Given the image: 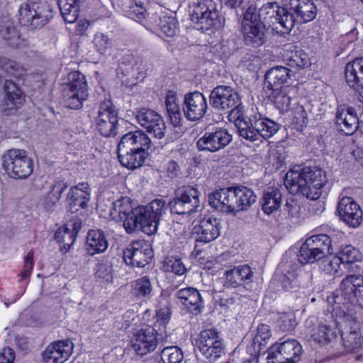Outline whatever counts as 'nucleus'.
Wrapping results in <instances>:
<instances>
[{"instance_id":"obj_55","label":"nucleus","mask_w":363,"mask_h":363,"mask_svg":"<svg viewBox=\"0 0 363 363\" xmlns=\"http://www.w3.org/2000/svg\"><path fill=\"white\" fill-rule=\"evenodd\" d=\"M147 11L141 1L134 0L130 4L128 15L133 20L142 23L145 18Z\"/></svg>"},{"instance_id":"obj_63","label":"nucleus","mask_w":363,"mask_h":363,"mask_svg":"<svg viewBox=\"0 0 363 363\" xmlns=\"http://www.w3.org/2000/svg\"><path fill=\"white\" fill-rule=\"evenodd\" d=\"M228 207L225 208V212L226 213H236L238 212L237 208V203L235 197L234 188L231 187L228 189V191L227 194V199H226V206Z\"/></svg>"},{"instance_id":"obj_29","label":"nucleus","mask_w":363,"mask_h":363,"mask_svg":"<svg viewBox=\"0 0 363 363\" xmlns=\"http://www.w3.org/2000/svg\"><path fill=\"white\" fill-rule=\"evenodd\" d=\"M4 89L5 96L2 104L3 111L6 115H9L23 105L24 98L21 89L11 79L5 80Z\"/></svg>"},{"instance_id":"obj_23","label":"nucleus","mask_w":363,"mask_h":363,"mask_svg":"<svg viewBox=\"0 0 363 363\" xmlns=\"http://www.w3.org/2000/svg\"><path fill=\"white\" fill-rule=\"evenodd\" d=\"M73 347L74 344L69 340L53 342L42 353L44 363H64L72 353Z\"/></svg>"},{"instance_id":"obj_3","label":"nucleus","mask_w":363,"mask_h":363,"mask_svg":"<svg viewBox=\"0 0 363 363\" xmlns=\"http://www.w3.org/2000/svg\"><path fill=\"white\" fill-rule=\"evenodd\" d=\"M166 210L165 201L162 199H157L147 206L135 208L125 221L124 228L128 233L141 230L147 235H153L157 232L160 220Z\"/></svg>"},{"instance_id":"obj_58","label":"nucleus","mask_w":363,"mask_h":363,"mask_svg":"<svg viewBox=\"0 0 363 363\" xmlns=\"http://www.w3.org/2000/svg\"><path fill=\"white\" fill-rule=\"evenodd\" d=\"M167 271L172 272L178 276H182L186 272V267L179 259H169L165 264Z\"/></svg>"},{"instance_id":"obj_20","label":"nucleus","mask_w":363,"mask_h":363,"mask_svg":"<svg viewBox=\"0 0 363 363\" xmlns=\"http://www.w3.org/2000/svg\"><path fill=\"white\" fill-rule=\"evenodd\" d=\"M232 140V135L226 129L219 128L213 132H206L196 142L199 151L214 152L223 149Z\"/></svg>"},{"instance_id":"obj_14","label":"nucleus","mask_w":363,"mask_h":363,"mask_svg":"<svg viewBox=\"0 0 363 363\" xmlns=\"http://www.w3.org/2000/svg\"><path fill=\"white\" fill-rule=\"evenodd\" d=\"M177 198L169 202L172 213L190 215L199 207V193L197 189L187 186L178 189Z\"/></svg>"},{"instance_id":"obj_31","label":"nucleus","mask_w":363,"mask_h":363,"mask_svg":"<svg viewBox=\"0 0 363 363\" xmlns=\"http://www.w3.org/2000/svg\"><path fill=\"white\" fill-rule=\"evenodd\" d=\"M150 147V139L142 130L131 131L123 135L118 145V149L147 152Z\"/></svg>"},{"instance_id":"obj_21","label":"nucleus","mask_w":363,"mask_h":363,"mask_svg":"<svg viewBox=\"0 0 363 363\" xmlns=\"http://www.w3.org/2000/svg\"><path fill=\"white\" fill-rule=\"evenodd\" d=\"M278 269L281 273L279 277L281 286L288 291L296 289L302 284L303 275H306L308 279L311 277L310 274L302 272L298 264L291 262H284L282 261L279 264Z\"/></svg>"},{"instance_id":"obj_24","label":"nucleus","mask_w":363,"mask_h":363,"mask_svg":"<svg viewBox=\"0 0 363 363\" xmlns=\"http://www.w3.org/2000/svg\"><path fill=\"white\" fill-rule=\"evenodd\" d=\"M220 233L219 220L215 218H204L194 225L193 235L196 242L208 243L215 240Z\"/></svg>"},{"instance_id":"obj_37","label":"nucleus","mask_w":363,"mask_h":363,"mask_svg":"<svg viewBox=\"0 0 363 363\" xmlns=\"http://www.w3.org/2000/svg\"><path fill=\"white\" fill-rule=\"evenodd\" d=\"M134 211L132 201L129 197H121L112 203L110 216L112 219L117 221H123L130 216Z\"/></svg>"},{"instance_id":"obj_57","label":"nucleus","mask_w":363,"mask_h":363,"mask_svg":"<svg viewBox=\"0 0 363 363\" xmlns=\"http://www.w3.org/2000/svg\"><path fill=\"white\" fill-rule=\"evenodd\" d=\"M94 44L98 52L103 55L112 46V40L103 33H96L94 35Z\"/></svg>"},{"instance_id":"obj_25","label":"nucleus","mask_w":363,"mask_h":363,"mask_svg":"<svg viewBox=\"0 0 363 363\" xmlns=\"http://www.w3.org/2000/svg\"><path fill=\"white\" fill-rule=\"evenodd\" d=\"M208 108L205 96L199 91L186 94L184 104V113L189 121H196L201 118Z\"/></svg>"},{"instance_id":"obj_26","label":"nucleus","mask_w":363,"mask_h":363,"mask_svg":"<svg viewBox=\"0 0 363 363\" xmlns=\"http://www.w3.org/2000/svg\"><path fill=\"white\" fill-rule=\"evenodd\" d=\"M331 310L332 308L328 306L327 311L330 313L329 318H332L333 321L325 320V323H318L311 330V338L320 345H328L337 336L336 328H339V326H337L335 315L334 317L333 316Z\"/></svg>"},{"instance_id":"obj_5","label":"nucleus","mask_w":363,"mask_h":363,"mask_svg":"<svg viewBox=\"0 0 363 363\" xmlns=\"http://www.w3.org/2000/svg\"><path fill=\"white\" fill-rule=\"evenodd\" d=\"M53 16L52 6L43 0H26L18 10L19 23L31 30L43 27Z\"/></svg>"},{"instance_id":"obj_8","label":"nucleus","mask_w":363,"mask_h":363,"mask_svg":"<svg viewBox=\"0 0 363 363\" xmlns=\"http://www.w3.org/2000/svg\"><path fill=\"white\" fill-rule=\"evenodd\" d=\"M1 160L5 172L11 178L26 179L33 172V161L23 150H9L1 156Z\"/></svg>"},{"instance_id":"obj_32","label":"nucleus","mask_w":363,"mask_h":363,"mask_svg":"<svg viewBox=\"0 0 363 363\" xmlns=\"http://www.w3.org/2000/svg\"><path fill=\"white\" fill-rule=\"evenodd\" d=\"M176 296L181 305L188 311L198 314L204 307L199 291L193 287H186L178 290Z\"/></svg>"},{"instance_id":"obj_39","label":"nucleus","mask_w":363,"mask_h":363,"mask_svg":"<svg viewBox=\"0 0 363 363\" xmlns=\"http://www.w3.org/2000/svg\"><path fill=\"white\" fill-rule=\"evenodd\" d=\"M131 293L138 299L147 300L154 295L153 286L147 276L141 277L131 283Z\"/></svg>"},{"instance_id":"obj_9","label":"nucleus","mask_w":363,"mask_h":363,"mask_svg":"<svg viewBox=\"0 0 363 363\" xmlns=\"http://www.w3.org/2000/svg\"><path fill=\"white\" fill-rule=\"evenodd\" d=\"M337 326H339V331L341 333V337L343 345L348 352L360 347L362 345V332L360 328V324L357 321L354 317L345 311L342 313H339V317H335Z\"/></svg>"},{"instance_id":"obj_48","label":"nucleus","mask_w":363,"mask_h":363,"mask_svg":"<svg viewBox=\"0 0 363 363\" xmlns=\"http://www.w3.org/2000/svg\"><path fill=\"white\" fill-rule=\"evenodd\" d=\"M171 317V312L169 308H160L157 311L156 321L152 327H155L160 335L167 337V325Z\"/></svg>"},{"instance_id":"obj_33","label":"nucleus","mask_w":363,"mask_h":363,"mask_svg":"<svg viewBox=\"0 0 363 363\" xmlns=\"http://www.w3.org/2000/svg\"><path fill=\"white\" fill-rule=\"evenodd\" d=\"M336 122L342 132L346 135H352L358 127V119L354 108L340 106L337 111Z\"/></svg>"},{"instance_id":"obj_17","label":"nucleus","mask_w":363,"mask_h":363,"mask_svg":"<svg viewBox=\"0 0 363 363\" xmlns=\"http://www.w3.org/2000/svg\"><path fill=\"white\" fill-rule=\"evenodd\" d=\"M286 13L293 17V27L299 18L301 22H309L316 16L317 9L311 0H282Z\"/></svg>"},{"instance_id":"obj_15","label":"nucleus","mask_w":363,"mask_h":363,"mask_svg":"<svg viewBox=\"0 0 363 363\" xmlns=\"http://www.w3.org/2000/svg\"><path fill=\"white\" fill-rule=\"evenodd\" d=\"M190 16L193 22L208 30L216 25L219 17L218 4L213 0H200L193 4Z\"/></svg>"},{"instance_id":"obj_62","label":"nucleus","mask_w":363,"mask_h":363,"mask_svg":"<svg viewBox=\"0 0 363 363\" xmlns=\"http://www.w3.org/2000/svg\"><path fill=\"white\" fill-rule=\"evenodd\" d=\"M33 252L30 251L24 259V265L23 270L21 272L22 279H27L30 277L33 269Z\"/></svg>"},{"instance_id":"obj_64","label":"nucleus","mask_w":363,"mask_h":363,"mask_svg":"<svg viewBox=\"0 0 363 363\" xmlns=\"http://www.w3.org/2000/svg\"><path fill=\"white\" fill-rule=\"evenodd\" d=\"M272 335L269 330V327L267 325L262 324L257 328V340L259 341L262 340L264 343L270 339Z\"/></svg>"},{"instance_id":"obj_1","label":"nucleus","mask_w":363,"mask_h":363,"mask_svg":"<svg viewBox=\"0 0 363 363\" xmlns=\"http://www.w3.org/2000/svg\"><path fill=\"white\" fill-rule=\"evenodd\" d=\"M327 183L326 174L318 167H296L285 176V186L292 194L301 192L311 200L318 199Z\"/></svg>"},{"instance_id":"obj_28","label":"nucleus","mask_w":363,"mask_h":363,"mask_svg":"<svg viewBox=\"0 0 363 363\" xmlns=\"http://www.w3.org/2000/svg\"><path fill=\"white\" fill-rule=\"evenodd\" d=\"M82 226V220L74 218L70 220L63 226L58 228L55 231V239L60 245L61 250H64L65 252H67L74 244Z\"/></svg>"},{"instance_id":"obj_45","label":"nucleus","mask_w":363,"mask_h":363,"mask_svg":"<svg viewBox=\"0 0 363 363\" xmlns=\"http://www.w3.org/2000/svg\"><path fill=\"white\" fill-rule=\"evenodd\" d=\"M291 69H268L265 73L264 86L270 87L281 86L290 77Z\"/></svg>"},{"instance_id":"obj_19","label":"nucleus","mask_w":363,"mask_h":363,"mask_svg":"<svg viewBox=\"0 0 363 363\" xmlns=\"http://www.w3.org/2000/svg\"><path fill=\"white\" fill-rule=\"evenodd\" d=\"M152 257V250L145 240L133 242L124 251L123 259L127 264L143 267Z\"/></svg>"},{"instance_id":"obj_6","label":"nucleus","mask_w":363,"mask_h":363,"mask_svg":"<svg viewBox=\"0 0 363 363\" xmlns=\"http://www.w3.org/2000/svg\"><path fill=\"white\" fill-rule=\"evenodd\" d=\"M257 19L279 35L289 34L293 28V17L286 13L282 4L281 6L277 3L263 5L257 12Z\"/></svg>"},{"instance_id":"obj_44","label":"nucleus","mask_w":363,"mask_h":363,"mask_svg":"<svg viewBox=\"0 0 363 363\" xmlns=\"http://www.w3.org/2000/svg\"><path fill=\"white\" fill-rule=\"evenodd\" d=\"M311 241L313 249L318 252L319 256L323 257L325 253L330 254L333 252V240L325 234L315 235L306 240Z\"/></svg>"},{"instance_id":"obj_59","label":"nucleus","mask_w":363,"mask_h":363,"mask_svg":"<svg viewBox=\"0 0 363 363\" xmlns=\"http://www.w3.org/2000/svg\"><path fill=\"white\" fill-rule=\"evenodd\" d=\"M288 216L291 219L298 220L302 216V207L294 200L286 201L285 204Z\"/></svg>"},{"instance_id":"obj_10","label":"nucleus","mask_w":363,"mask_h":363,"mask_svg":"<svg viewBox=\"0 0 363 363\" xmlns=\"http://www.w3.org/2000/svg\"><path fill=\"white\" fill-rule=\"evenodd\" d=\"M165 337L155 327L143 324L133 332L130 346L138 354L143 356L153 352Z\"/></svg>"},{"instance_id":"obj_60","label":"nucleus","mask_w":363,"mask_h":363,"mask_svg":"<svg viewBox=\"0 0 363 363\" xmlns=\"http://www.w3.org/2000/svg\"><path fill=\"white\" fill-rule=\"evenodd\" d=\"M111 272V267L108 263H101L96 266L95 275L98 279L108 282L112 279Z\"/></svg>"},{"instance_id":"obj_40","label":"nucleus","mask_w":363,"mask_h":363,"mask_svg":"<svg viewBox=\"0 0 363 363\" xmlns=\"http://www.w3.org/2000/svg\"><path fill=\"white\" fill-rule=\"evenodd\" d=\"M233 188L238 212L247 211L255 203L257 196L252 189L243 186Z\"/></svg>"},{"instance_id":"obj_53","label":"nucleus","mask_w":363,"mask_h":363,"mask_svg":"<svg viewBox=\"0 0 363 363\" xmlns=\"http://www.w3.org/2000/svg\"><path fill=\"white\" fill-rule=\"evenodd\" d=\"M1 35L12 48H18L22 43L20 34L13 25H8L1 30Z\"/></svg>"},{"instance_id":"obj_47","label":"nucleus","mask_w":363,"mask_h":363,"mask_svg":"<svg viewBox=\"0 0 363 363\" xmlns=\"http://www.w3.org/2000/svg\"><path fill=\"white\" fill-rule=\"evenodd\" d=\"M310 242L306 240L300 247L298 259L301 264L313 263L322 258L321 256H319L318 252L313 249V245Z\"/></svg>"},{"instance_id":"obj_30","label":"nucleus","mask_w":363,"mask_h":363,"mask_svg":"<svg viewBox=\"0 0 363 363\" xmlns=\"http://www.w3.org/2000/svg\"><path fill=\"white\" fill-rule=\"evenodd\" d=\"M90 189L88 183H79L72 187L68 194V205L72 213L79 209L88 210L90 200Z\"/></svg>"},{"instance_id":"obj_2","label":"nucleus","mask_w":363,"mask_h":363,"mask_svg":"<svg viewBox=\"0 0 363 363\" xmlns=\"http://www.w3.org/2000/svg\"><path fill=\"white\" fill-rule=\"evenodd\" d=\"M228 118L234 123L239 135L251 142L262 141L261 138H269L280 128L277 123L259 113L250 116L249 121H247L239 108L230 112Z\"/></svg>"},{"instance_id":"obj_4","label":"nucleus","mask_w":363,"mask_h":363,"mask_svg":"<svg viewBox=\"0 0 363 363\" xmlns=\"http://www.w3.org/2000/svg\"><path fill=\"white\" fill-rule=\"evenodd\" d=\"M328 306L332 308L333 316L339 317L345 309L348 311L349 303L363 307V277L360 275H349L341 282L335 294L328 296Z\"/></svg>"},{"instance_id":"obj_54","label":"nucleus","mask_w":363,"mask_h":363,"mask_svg":"<svg viewBox=\"0 0 363 363\" xmlns=\"http://www.w3.org/2000/svg\"><path fill=\"white\" fill-rule=\"evenodd\" d=\"M159 26L162 33L168 37H173L178 32V23L174 16H164L160 18Z\"/></svg>"},{"instance_id":"obj_16","label":"nucleus","mask_w":363,"mask_h":363,"mask_svg":"<svg viewBox=\"0 0 363 363\" xmlns=\"http://www.w3.org/2000/svg\"><path fill=\"white\" fill-rule=\"evenodd\" d=\"M118 113L111 101L101 104L98 117L96 120V128L104 137L116 135L118 125Z\"/></svg>"},{"instance_id":"obj_41","label":"nucleus","mask_w":363,"mask_h":363,"mask_svg":"<svg viewBox=\"0 0 363 363\" xmlns=\"http://www.w3.org/2000/svg\"><path fill=\"white\" fill-rule=\"evenodd\" d=\"M79 0H58L59 8L65 21L74 23L79 16Z\"/></svg>"},{"instance_id":"obj_42","label":"nucleus","mask_w":363,"mask_h":363,"mask_svg":"<svg viewBox=\"0 0 363 363\" xmlns=\"http://www.w3.org/2000/svg\"><path fill=\"white\" fill-rule=\"evenodd\" d=\"M65 187L66 186L60 182L55 183L50 187V191L41 197L39 205L47 211L52 210L56 203L60 200Z\"/></svg>"},{"instance_id":"obj_12","label":"nucleus","mask_w":363,"mask_h":363,"mask_svg":"<svg viewBox=\"0 0 363 363\" xmlns=\"http://www.w3.org/2000/svg\"><path fill=\"white\" fill-rule=\"evenodd\" d=\"M302 355V347L294 339L274 344L267 351L268 363H298Z\"/></svg>"},{"instance_id":"obj_52","label":"nucleus","mask_w":363,"mask_h":363,"mask_svg":"<svg viewBox=\"0 0 363 363\" xmlns=\"http://www.w3.org/2000/svg\"><path fill=\"white\" fill-rule=\"evenodd\" d=\"M183 357L182 350L176 346L167 347L161 352L163 363H181Z\"/></svg>"},{"instance_id":"obj_51","label":"nucleus","mask_w":363,"mask_h":363,"mask_svg":"<svg viewBox=\"0 0 363 363\" xmlns=\"http://www.w3.org/2000/svg\"><path fill=\"white\" fill-rule=\"evenodd\" d=\"M108 247V242L104 231L92 230V255L105 252Z\"/></svg>"},{"instance_id":"obj_61","label":"nucleus","mask_w":363,"mask_h":363,"mask_svg":"<svg viewBox=\"0 0 363 363\" xmlns=\"http://www.w3.org/2000/svg\"><path fill=\"white\" fill-rule=\"evenodd\" d=\"M122 320L121 328L126 330L131 325H137L140 318L133 310H128L123 315Z\"/></svg>"},{"instance_id":"obj_11","label":"nucleus","mask_w":363,"mask_h":363,"mask_svg":"<svg viewBox=\"0 0 363 363\" xmlns=\"http://www.w3.org/2000/svg\"><path fill=\"white\" fill-rule=\"evenodd\" d=\"M242 33L245 43L253 47H259L266 40L265 24L257 19V8L250 6L244 13Z\"/></svg>"},{"instance_id":"obj_13","label":"nucleus","mask_w":363,"mask_h":363,"mask_svg":"<svg viewBox=\"0 0 363 363\" xmlns=\"http://www.w3.org/2000/svg\"><path fill=\"white\" fill-rule=\"evenodd\" d=\"M197 348L209 361L219 358L224 350V343L220 334L216 330H203L196 341Z\"/></svg>"},{"instance_id":"obj_35","label":"nucleus","mask_w":363,"mask_h":363,"mask_svg":"<svg viewBox=\"0 0 363 363\" xmlns=\"http://www.w3.org/2000/svg\"><path fill=\"white\" fill-rule=\"evenodd\" d=\"M252 275L253 272L248 265L235 267L225 272L223 286L228 289L237 288L242 286L245 281L250 280Z\"/></svg>"},{"instance_id":"obj_38","label":"nucleus","mask_w":363,"mask_h":363,"mask_svg":"<svg viewBox=\"0 0 363 363\" xmlns=\"http://www.w3.org/2000/svg\"><path fill=\"white\" fill-rule=\"evenodd\" d=\"M282 201V194L278 188H268L262 198V211L266 214H271L277 211Z\"/></svg>"},{"instance_id":"obj_18","label":"nucleus","mask_w":363,"mask_h":363,"mask_svg":"<svg viewBox=\"0 0 363 363\" xmlns=\"http://www.w3.org/2000/svg\"><path fill=\"white\" fill-rule=\"evenodd\" d=\"M210 103L218 110H224L232 108L230 112L239 108L242 112V107H240V97L237 91L228 86H217L212 91L210 96Z\"/></svg>"},{"instance_id":"obj_49","label":"nucleus","mask_w":363,"mask_h":363,"mask_svg":"<svg viewBox=\"0 0 363 363\" xmlns=\"http://www.w3.org/2000/svg\"><path fill=\"white\" fill-rule=\"evenodd\" d=\"M228 189H223L213 192L208 196V203L215 209L225 212L226 206L227 194Z\"/></svg>"},{"instance_id":"obj_46","label":"nucleus","mask_w":363,"mask_h":363,"mask_svg":"<svg viewBox=\"0 0 363 363\" xmlns=\"http://www.w3.org/2000/svg\"><path fill=\"white\" fill-rule=\"evenodd\" d=\"M320 262V268L322 271L330 275H340L342 273L341 265V259L338 256L332 255L331 253L328 256H324L321 258Z\"/></svg>"},{"instance_id":"obj_43","label":"nucleus","mask_w":363,"mask_h":363,"mask_svg":"<svg viewBox=\"0 0 363 363\" xmlns=\"http://www.w3.org/2000/svg\"><path fill=\"white\" fill-rule=\"evenodd\" d=\"M165 105L170 121L174 126L180 125L182 113L176 94L172 91L167 93Z\"/></svg>"},{"instance_id":"obj_27","label":"nucleus","mask_w":363,"mask_h":363,"mask_svg":"<svg viewBox=\"0 0 363 363\" xmlns=\"http://www.w3.org/2000/svg\"><path fill=\"white\" fill-rule=\"evenodd\" d=\"M337 211L341 219L350 227L356 228L362 222V210L351 197L345 196L340 199Z\"/></svg>"},{"instance_id":"obj_7","label":"nucleus","mask_w":363,"mask_h":363,"mask_svg":"<svg viewBox=\"0 0 363 363\" xmlns=\"http://www.w3.org/2000/svg\"><path fill=\"white\" fill-rule=\"evenodd\" d=\"M68 80L69 83L65 84L62 89V99L69 108H79L89 96L85 76L78 69L73 70L69 73Z\"/></svg>"},{"instance_id":"obj_34","label":"nucleus","mask_w":363,"mask_h":363,"mask_svg":"<svg viewBox=\"0 0 363 363\" xmlns=\"http://www.w3.org/2000/svg\"><path fill=\"white\" fill-rule=\"evenodd\" d=\"M290 89L287 86H264L262 96L280 110H286L291 105Z\"/></svg>"},{"instance_id":"obj_50","label":"nucleus","mask_w":363,"mask_h":363,"mask_svg":"<svg viewBox=\"0 0 363 363\" xmlns=\"http://www.w3.org/2000/svg\"><path fill=\"white\" fill-rule=\"evenodd\" d=\"M342 265L361 260L362 255L358 250L352 245H346L338 252L337 255Z\"/></svg>"},{"instance_id":"obj_22","label":"nucleus","mask_w":363,"mask_h":363,"mask_svg":"<svg viewBox=\"0 0 363 363\" xmlns=\"http://www.w3.org/2000/svg\"><path fill=\"white\" fill-rule=\"evenodd\" d=\"M137 121L154 137L162 139L165 135L166 125L162 117L155 111L145 108L138 111Z\"/></svg>"},{"instance_id":"obj_56","label":"nucleus","mask_w":363,"mask_h":363,"mask_svg":"<svg viewBox=\"0 0 363 363\" xmlns=\"http://www.w3.org/2000/svg\"><path fill=\"white\" fill-rule=\"evenodd\" d=\"M345 79L350 86L359 88L363 86V69H345Z\"/></svg>"},{"instance_id":"obj_36","label":"nucleus","mask_w":363,"mask_h":363,"mask_svg":"<svg viewBox=\"0 0 363 363\" xmlns=\"http://www.w3.org/2000/svg\"><path fill=\"white\" fill-rule=\"evenodd\" d=\"M118 155L123 167L129 169H135L144 164L147 152L118 149Z\"/></svg>"}]
</instances>
